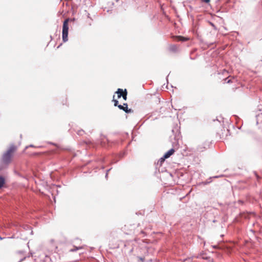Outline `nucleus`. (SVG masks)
Listing matches in <instances>:
<instances>
[{
  "label": "nucleus",
  "instance_id": "f257e3e1",
  "mask_svg": "<svg viewBox=\"0 0 262 262\" xmlns=\"http://www.w3.org/2000/svg\"><path fill=\"white\" fill-rule=\"evenodd\" d=\"M16 149V147L12 145L8 150L4 154L2 158V162L4 164L8 165L11 161V154Z\"/></svg>",
  "mask_w": 262,
  "mask_h": 262
},
{
  "label": "nucleus",
  "instance_id": "f03ea898",
  "mask_svg": "<svg viewBox=\"0 0 262 262\" xmlns=\"http://www.w3.org/2000/svg\"><path fill=\"white\" fill-rule=\"evenodd\" d=\"M69 18L65 19L63 23L62 30V40L64 42H66L68 40V31H69Z\"/></svg>",
  "mask_w": 262,
  "mask_h": 262
},
{
  "label": "nucleus",
  "instance_id": "7ed1b4c3",
  "mask_svg": "<svg viewBox=\"0 0 262 262\" xmlns=\"http://www.w3.org/2000/svg\"><path fill=\"white\" fill-rule=\"evenodd\" d=\"M174 149L171 148L163 155V157L166 159L170 157V156H171L174 153Z\"/></svg>",
  "mask_w": 262,
  "mask_h": 262
},
{
  "label": "nucleus",
  "instance_id": "20e7f679",
  "mask_svg": "<svg viewBox=\"0 0 262 262\" xmlns=\"http://www.w3.org/2000/svg\"><path fill=\"white\" fill-rule=\"evenodd\" d=\"M124 93V90L123 91L121 89H118L117 90V92H116V93H117L118 94V98H121V96L123 95Z\"/></svg>",
  "mask_w": 262,
  "mask_h": 262
},
{
  "label": "nucleus",
  "instance_id": "39448f33",
  "mask_svg": "<svg viewBox=\"0 0 262 262\" xmlns=\"http://www.w3.org/2000/svg\"><path fill=\"white\" fill-rule=\"evenodd\" d=\"M165 159H166L163 156L161 157L157 162L156 167H157L158 166H161L162 163L165 161Z\"/></svg>",
  "mask_w": 262,
  "mask_h": 262
},
{
  "label": "nucleus",
  "instance_id": "423d86ee",
  "mask_svg": "<svg viewBox=\"0 0 262 262\" xmlns=\"http://www.w3.org/2000/svg\"><path fill=\"white\" fill-rule=\"evenodd\" d=\"M169 50L173 52H176L178 51V48L175 45H171L169 46Z\"/></svg>",
  "mask_w": 262,
  "mask_h": 262
},
{
  "label": "nucleus",
  "instance_id": "0eeeda50",
  "mask_svg": "<svg viewBox=\"0 0 262 262\" xmlns=\"http://www.w3.org/2000/svg\"><path fill=\"white\" fill-rule=\"evenodd\" d=\"M127 106H128V105H127V104L126 103H123V105H121V104H120V105H118V107L120 110H123V111H125V108H126Z\"/></svg>",
  "mask_w": 262,
  "mask_h": 262
},
{
  "label": "nucleus",
  "instance_id": "6e6552de",
  "mask_svg": "<svg viewBox=\"0 0 262 262\" xmlns=\"http://www.w3.org/2000/svg\"><path fill=\"white\" fill-rule=\"evenodd\" d=\"M5 183V178L2 176H0V189L3 187Z\"/></svg>",
  "mask_w": 262,
  "mask_h": 262
},
{
  "label": "nucleus",
  "instance_id": "1a4fd4ad",
  "mask_svg": "<svg viewBox=\"0 0 262 262\" xmlns=\"http://www.w3.org/2000/svg\"><path fill=\"white\" fill-rule=\"evenodd\" d=\"M81 249H82V246H79V247L74 246V248L70 249L69 251L71 252H75V251H77L78 250Z\"/></svg>",
  "mask_w": 262,
  "mask_h": 262
},
{
  "label": "nucleus",
  "instance_id": "9d476101",
  "mask_svg": "<svg viewBox=\"0 0 262 262\" xmlns=\"http://www.w3.org/2000/svg\"><path fill=\"white\" fill-rule=\"evenodd\" d=\"M125 108V110L124 112L128 114V113H132L134 112V111L132 109L128 108V106L126 108Z\"/></svg>",
  "mask_w": 262,
  "mask_h": 262
},
{
  "label": "nucleus",
  "instance_id": "9b49d317",
  "mask_svg": "<svg viewBox=\"0 0 262 262\" xmlns=\"http://www.w3.org/2000/svg\"><path fill=\"white\" fill-rule=\"evenodd\" d=\"M127 91L126 89H125L124 93L123 95L121 96V97H122L123 99L124 100H126L127 99Z\"/></svg>",
  "mask_w": 262,
  "mask_h": 262
},
{
  "label": "nucleus",
  "instance_id": "f8f14e48",
  "mask_svg": "<svg viewBox=\"0 0 262 262\" xmlns=\"http://www.w3.org/2000/svg\"><path fill=\"white\" fill-rule=\"evenodd\" d=\"M177 37L179 38V40H180V41H185L187 40V38H186L184 37H182V36H178Z\"/></svg>",
  "mask_w": 262,
  "mask_h": 262
},
{
  "label": "nucleus",
  "instance_id": "ddd939ff",
  "mask_svg": "<svg viewBox=\"0 0 262 262\" xmlns=\"http://www.w3.org/2000/svg\"><path fill=\"white\" fill-rule=\"evenodd\" d=\"M113 101L114 102V106H118L119 104H118V101L115 99H113Z\"/></svg>",
  "mask_w": 262,
  "mask_h": 262
},
{
  "label": "nucleus",
  "instance_id": "4468645a",
  "mask_svg": "<svg viewBox=\"0 0 262 262\" xmlns=\"http://www.w3.org/2000/svg\"><path fill=\"white\" fill-rule=\"evenodd\" d=\"M138 258L139 259V261H140L141 262H144V258L142 257H138Z\"/></svg>",
  "mask_w": 262,
  "mask_h": 262
},
{
  "label": "nucleus",
  "instance_id": "2eb2a0df",
  "mask_svg": "<svg viewBox=\"0 0 262 262\" xmlns=\"http://www.w3.org/2000/svg\"><path fill=\"white\" fill-rule=\"evenodd\" d=\"M84 132L83 130H79L77 133L78 135H82V133Z\"/></svg>",
  "mask_w": 262,
  "mask_h": 262
},
{
  "label": "nucleus",
  "instance_id": "dca6fc26",
  "mask_svg": "<svg viewBox=\"0 0 262 262\" xmlns=\"http://www.w3.org/2000/svg\"><path fill=\"white\" fill-rule=\"evenodd\" d=\"M202 1L205 3H209L210 2V0H202Z\"/></svg>",
  "mask_w": 262,
  "mask_h": 262
},
{
  "label": "nucleus",
  "instance_id": "f3484780",
  "mask_svg": "<svg viewBox=\"0 0 262 262\" xmlns=\"http://www.w3.org/2000/svg\"><path fill=\"white\" fill-rule=\"evenodd\" d=\"M49 143L50 144H52V145H55L56 146H57V145L56 144L54 143L50 142H49Z\"/></svg>",
  "mask_w": 262,
  "mask_h": 262
},
{
  "label": "nucleus",
  "instance_id": "a211bd4d",
  "mask_svg": "<svg viewBox=\"0 0 262 262\" xmlns=\"http://www.w3.org/2000/svg\"><path fill=\"white\" fill-rule=\"evenodd\" d=\"M25 258H26V257H24L23 258L20 259L19 260V261H18V262H20V261H23V260L24 259H25Z\"/></svg>",
  "mask_w": 262,
  "mask_h": 262
},
{
  "label": "nucleus",
  "instance_id": "6ab92c4d",
  "mask_svg": "<svg viewBox=\"0 0 262 262\" xmlns=\"http://www.w3.org/2000/svg\"><path fill=\"white\" fill-rule=\"evenodd\" d=\"M227 83H231L232 82L231 80L230 79L229 80H228V81H227Z\"/></svg>",
  "mask_w": 262,
  "mask_h": 262
},
{
  "label": "nucleus",
  "instance_id": "aec40b11",
  "mask_svg": "<svg viewBox=\"0 0 262 262\" xmlns=\"http://www.w3.org/2000/svg\"><path fill=\"white\" fill-rule=\"evenodd\" d=\"M107 177H108V173H107V172H106L105 177L106 179H107Z\"/></svg>",
  "mask_w": 262,
  "mask_h": 262
},
{
  "label": "nucleus",
  "instance_id": "412c9836",
  "mask_svg": "<svg viewBox=\"0 0 262 262\" xmlns=\"http://www.w3.org/2000/svg\"><path fill=\"white\" fill-rule=\"evenodd\" d=\"M111 170V168L108 169V170H107L106 172L108 173Z\"/></svg>",
  "mask_w": 262,
  "mask_h": 262
},
{
  "label": "nucleus",
  "instance_id": "4be33fe9",
  "mask_svg": "<svg viewBox=\"0 0 262 262\" xmlns=\"http://www.w3.org/2000/svg\"><path fill=\"white\" fill-rule=\"evenodd\" d=\"M4 238H5V237H2L1 236H0V239L1 240L3 239Z\"/></svg>",
  "mask_w": 262,
  "mask_h": 262
},
{
  "label": "nucleus",
  "instance_id": "5701e85b",
  "mask_svg": "<svg viewBox=\"0 0 262 262\" xmlns=\"http://www.w3.org/2000/svg\"><path fill=\"white\" fill-rule=\"evenodd\" d=\"M29 146L30 147H33V145H30Z\"/></svg>",
  "mask_w": 262,
  "mask_h": 262
},
{
  "label": "nucleus",
  "instance_id": "b1692460",
  "mask_svg": "<svg viewBox=\"0 0 262 262\" xmlns=\"http://www.w3.org/2000/svg\"><path fill=\"white\" fill-rule=\"evenodd\" d=\"M211 26H214V25H213V24L211 23Z\"/></svg>",
  "mask_w": 262,
  "mask_h": 262
},
{
  "label": "nucleus",
  "instance_id": "393cba45",
  "mask_svg": "<svg viewBox=\"0 0 262 262\" xmlns=\"http://www.w3.org/2000/svg\"><path fill=\"white\" fill-rule=\"evenodd\" d=\"M195 257H196V258H198L199 257V256H195Z\"/></svg>",
  "mask_w": 262,
  "mask_h": 262
},
{
  "label": "nucleus",
  "instance_id": "a878e982",
  "mask_svg": "<svg viewBox=\"0 0 262 262\" xmlns=\"http://www.w3.org/2000/svg\"><path fill=\"white\" fill-rule=\"evenodd\" d=\"M119 0H116L117 2H118Z\"/></svg>",
  "mask_w": 262,
  "mask_h": 262
}]
</instances>
